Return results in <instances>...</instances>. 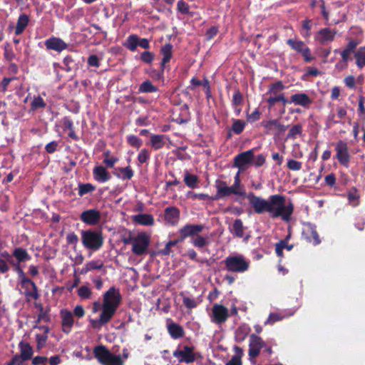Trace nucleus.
<instances>
[{
	"mask_svg": "<svg viewBox=\"0 0 365 365\" xmlns=\"http://www.w3.org/2000/svg\"><path fill=\"white\" fill-rule=\"evenodd\" d=\"M122 297L118 289L112 287L103 294V302L95 301L92 304V312H100L98 319H89L91 326L96 329H100L108 324L115 315L120 304Z\"/></svg>",
	"mask_w": 365,
	"mask_h": 365,
	"instance_id": "nucleus-1",
	"label": "nucleus"
},
{
	"mask_svg": "<svg viewBox=\"0 0 365 365\" xmlns=\"http://www.w3.org/2000/svg\"><path fill=\"white\" fill-rule=\"evenodd\" d=\"M293 209L292 203L282 195H274L269 197L267 212L272 218L281 217L287 222L290 219Z\"/></svg>",
	"mask_w": 365,
	"mask_h": 365,
	"instance_id": "nucleus-2",
	"label": "nucleus"
},
{
	"mask_svg": "<svg viewBox=\"0 0 365 365\" xmlns=\"http://www.w3.org/2000/svg\"><path fill=\"white\" fill-rule=\"evenodd\" d=\"M81 240L86 249L97 251L103 244V237L101 232L95 230H83L81 232Z\"/></svg>",
	"mask_w": 365,
	"mask_h": 365,
	"instance_id": "nucleus-3",
	"label": "nucleus"
},
{
	"mask_svg": "<svg viewBox=\"0 0 365 365\" xmlns=\"http://www.w3.org/2000/svg\"><path fill=\"white\" fill-rule=\"evenodd\" d=\"M132 245V252L135 255H142L146 253L150 242V235L145 232H140L137 235L130 237L125 241Z\"/></svg>",
	"mask_w": 365,
	"mask_h": 365,
	"instance_id": "nucleus-4",
	"label": "nucleus"
},
{
	"mask_svg": "<svg viewBox=\"0 0 365 365\" xmlns=\"http://www.w3.org/2000/svg\"><path fill=\"white\" fill-rule=\"evenodd\" d=\"M95 356L103 365H123L120 356L114 355L104 346H100L94 349Z\"/></svg>",
	"mask_w": 365,
	"mask_h": 365,
	"instance_id": "nucleus-5",
	"label": "nucleus"
},
{
	"mask_svg": "<svg viewBox=\"0 0 365 365\" xmlns=\"http://www.w3.org/2000/svg\"><path fill=\"white\" fill-rule=\"evenodd\" d=\"M173 356L179 362H185L189 364L193 362L196 359V354L194 352V347L180 344L176 350L173 352Z\"/></svg>",
	"mask_w": 365,
	"mask_h": 365,
	"instance_id": "nucleus-6",
	"label": "nucleus"
},
{
	"mask_svg": "<svg viewBox=\"0 0 365 365\" xmlns=\"http://www.w3.org/2000/svg\"><path fill=\"white\" fill-rule=\"evenodd\" d=\"M225 264L229 271L236 272H243L247 270L250 262L241 255L227 257L225 260Z\"/></svg>",
	"mask_w": 365,
	"mask_h": 365,
	"instance_id": "nucleus-7",
	"label": "nucleus"
},
{
	"mask_svg": "<svg viewBox=\"0 0 365 365\" xmlns=\"http://www.w3.org/2000/svg\"><path fill=\"white\" fill-rule=\"evenodd\" d=\"M217 195L216 198H223L230 195H235L239 196L245 195V190H240L235 185L228 186L225 182L220 181L216 184Z\"/></svg>",
	"mask_w": 365,
	"mask_h": 365,
	"instance_id": "nucleus-8",
	"label": "nucleus"
},
{
	"mask_svg": "<svg viewBox=\"0 0 365 365\" xmlns=\"http://www.w3.org/2000/svg\"><path fill=\"white\" fill-rule=\"evenodd\" d=\"M253 160V150H249L235 157L234 165L240 171H245L252 164Z\"/></svg>",
	"mask_w": 365,
	"mask_h": 365,
	"instance_id": "nucleus-9",
	"label": "nucleus"
},
{
	"mask_svg": "<svg viewBox=\"0 0 365 365\" xmlns=\"http://www.w3.org/2000/svg\"><path fill=\"white\" fill-rule=\"evenodd\" d=\"M247 198L255 212L258 214L267 212L269 198L265 200L252 193L248 194Z\"/></svg>",
	"mask_w": 365,
	"mask_h": 365,
	"instance_id": "nucleus-10",
	"label": "nucleus"
},
{
	"mask_svg": "<svg viewBox=\"0 0 365 365\" xmlns=\"http://www.w3.org/2000/svg\"><path fill=\"white\" fill-rule=\"evenodd\" d=\"M228 315L227 308L221 304H215L210 314L211 321L216 324H222L227 320Z\"/></svg>",
	"mask_w": 365,
	"mask_h": 365,
	"instance_id": "nucleus-11",
	"label": "nucleus"
},
{
	"mask_svg": "<svg viewBox=\"0 0 365 365\" xmlns=\"http://www.w3.org/2000/svg\"><path fill=\"white\" fill-rule=\"evenodd\" d=\"M336 33L337 32L336 29L323 28L319 30L314 34V39L316 41L321 44H327L329 42H331L334 40Z\"/></svg>",
	"mask_w": 365,
	"mask_h": 365,
	"instance_id": "nucleus-12",
	"label": "nucleus"
},
{
	"mask_svg": "<svg viewBox=\"0 0 365 365\" xmlns=\"http://www.w3.org/2000/svg\"><path fill=\"white\" fill-rule=\"evenodd\" d=\"M204 229L202 225L187 224L179 230V235L181 240H184L187 237H195L200 233Z\"/></svg>",
	"mask_w": 365,
	"mask_h": 365,
	"instance_id": "nucleus-13",
	"label": "nucleus"
},
{
	"mask_svg": "<svg viewBox=\"0 0 365 365\" xmlns=\"http://www.w3.org/2000/svg\"><path fill=\"white\" fill-rule=\"evenodd\" d=\"M335 150L336 152V156L339 162L344 166H348L350 155L346 143L342 140L339 141L336 145Z\"/></svg>",
	"mask_w": 365,
	"mask_h": 365,
	"instance_id": "nucleus-14",
	"label": "nucleus"
},
{
	"mask_svg": "<svg viewBox=\"0 0 365 365\" xmlns=\"http://www.w3.org/2000/svg\"><path fill=\"white\" fill-rule=\"evenodd\" d=\"M62 330L68 334L74 324V317L72 312L68 309H62L60 312Z\"/></svg>",
	"mask_w": 365,
	"mask_h": 365,
	"instance_id": "nucleus-15",
	"label": "nucleus"
},
{
	"mask_svg": "<svg viewBox=\"0 0 365 365\" xmlns=\"http://www.w3.org/2000/svg\"><path fill=\"white\" fill-rule=\"evenodd\" d=\"M287 43L292 47V49L301 53L307 61H310L312 60L310 51L303 41L294 39H289L287 41Z\"/></svg>",
	"mask_w": 365,
	"mask_h": 365,
	"instance_id": "nucleus-16",
	"label": "nucleus"
},
{
	"mask_svg": "<svg viewBox=\"0 0 365 365\" xmlns=\"http://www.w3.org/2000/svg\"><path fill=\"white\" fill-rule=\"evenodd\" d=\"M34 328L38 330L35 334L36 349L41 350L46 344L49 329L48 327L45 326L35 327Z\"/></svg>",
	"mask_w": 365,
	"mask_h": 365,
	"instance_id": "nucleus-17",
	"label": "nucleus"
},
{
	"mask_svg": "<svg viewBox=\"0 0 365 365\" xmlns=\"http://www.w3.org/2000/svg\"><path fill=\"white\" fill-rule=\"evenodd\" d=\"M263 346L264 341L260 337L255 334L251 335L249 355L253 358L256 357L259 354V351Z\"/></svg>",
	"mask_w": 365,
	"mask_h": 365,
	"instance_id": "nucleus-18",
	"label": "nucleus"
},
{
	"mask_svg": "<svg viewBox=\"0 0 365 365\" xmlns=\"http://www.w3.org/2000/svg\"><path fill=\"white\" fill-rule=\"evenodd\" d=\"M81 220L90 225H96L100 220V213L96 210H88L81 213Z\"/></svg>",
	"mask_w": 365,
	"mask_h": 365,
	"instance_id": "nucleus-19",
	"label": "nucleus"
},
{
	"mask_svg": "<svg viewBox=\"0 0 365 365\" xmlns=\"http://www.w3.org/2000/svg\"><path fill=\"white\" fill-rule=\"evenodd\" d=\"M45 45L48 49L61 51L66 48V43L61 38L53 37L45 41Z\"/></svg>",
	"mask_w": 365,
	"mask_h": 365,
	"instance_id": "nucleus-20",
	"label": "nucleus"
},
{
	"mask_svg": "<svg viewBox=\"0 0 365 365\" xmlns=\"http://www.w3.org/2000/svg\"><path fill=\"white\" fill-rule=\"evenodd\" d=\"M94 179L101 182H104L108 181L110 178V175L107 170L101 166L98 165L93 168V171Z\"/></svg>",
	"mask_w": 365,
	"mask_h": 365,
	"instance_id": "nucleus-21",
	"label": "nucleus"
},
{
	"mask_svg": "<svg viewBox=\"0 0 365 365\" xmlns=\"http://www.w3.org/2000/svg\"><path fill=\"white\" fill-rule=\"evenodd\" d=\"M289 103L303 107L308 106L311 103V99L305 93H297L291 96Z\"/></svg>",
	"mask_w": 365,
	"mask_h": 365,
	"instance_id": "nucleus-22",
	"label": "nucleus"
},
{
	"mask_svg": "<svg viewBox=\"0 0 365 365\" xmlns=\"http://www.w3.org/2000/svg\"><path fill=\"white\" fill-rule=\"evenodd\" d=\"M180 217V211L175 207H170L165 210V219L171 224L175 225L178 222Z\"/></svg>",
	"mask_w": 365,
	"mask_h": 365,
	"instance_id": "nucleus-23",
	"label": "nucleus"
},
{
	"mask_svg": "<svg viewBox=\"0 0 365 365\" xmlns=\"http://www.w3.org/2000/svg\"><path fill=\"white\" fill-rule=\"evenodd\" d=\"M304 233L307 239L312 242L314 245H318L320 242L319 235L315 230V227L311 225H307L305 227Z\"/></svg>",
	"mask_w": 365,
	"mask_h": 365,
	"instance_id": "nucleus-24",
	"label": "nucleus"
},
{
	"mask_svg": "<svg viewBox=\"0 0 365 365\" xmlns=\"http://www.w3.org/2000/svg\"><path fill=\"white\" fill-rule=\"evenodd\" d=\"M133 220L141 225L150 226L154 224V218L149 214H138L132 217Z\"/></svg>",
	"mask_w": 365,
	"mask_h": 365,
	"instance_id": "nucleus-25",
	"label": "nucleus"
},
{
	"mask_svg": "<svg viewBox=\"0 0 365 365\" xmlns=\"http://www.w3.org/2000/svg\"><path fill=\"white\" fill-rule=\"evenodd\" d=\"M103 267V262L101 259L92 260L87 262L81 269V274H86L89 272L101 269Z\"/></svg>",
	"mask_w": 365,
	"mask_h": 365,
	"instance_id": "nucleus-26",
	"label": "nucleus"
},
{
	"mask_svg": "<svg viewBox=\"0 0 365 365\" xmlns=\"http://www.w3.org/2000/svg\"><path fill=\"white\" fill-rule=\"evenodd\" d=\"M19 346L21 351V357L24 360H28L31 359L34 354L32 346L29 343L25 341H21Z\"/></svg>",
	"mask_w": 365,
	"mask_h": 365,
	"instance_id": "nucleus-27",
	"label": "nucleus"
},
{
	"mask_svg": "<svg viewBox=\"0 0 365 365\" xmlns=\"http://www.w3.org/2000/svg\"><path fill=\"white\" fill-rule=\"evenodd\" d=\"M168 331L173 339H179L184 335L182 327L176 323L168 324Z\"/></svg>",
	"mask_w": 365,
	"mask_h": 365,
	"instance_id": "nucleus-28",
	"label": "nucleus"
},
{
	"mask_svg": "<svg viewBox=\"0 0 365 365\" xmlns=\"http://www.w3.org/2000/svg\"><path fill=\"white\" fill-rule=\"evenodd\" d=\"M173 46L170 43L165 44L161 48V53L163 55L162 66L167 63L172 57Z\"/></svg>",
	"mask_w": 365,
	"mask_h": 365,
	"instance_id": "nucleus-29",
	"label": "nucleus"
},
{
	"mask_svg": "<svg viewBox=\"0 0 365 365\" xmlns=\"http://www.w3.org/2000/svg\"><path fill=\"white\" fill-rule=\"evenodd\" d=\"M165 136L162 135H153L150 137V144L155 149H160L165 145Z\"/></svg>",
	"mask_w": 365,
	"mask_h": 365,
	"instance_id": "nucleus-30",
	"label": "nucleus"
},
{
	"mask_svg": "<svg viewBox=\"0 0 365 365\" xmlns=\"http://www.w3.org/2000/svg\"><path fill=\"white\" fill-rule=\"evenodd\" d=\"M356 64L359 68L365 66V46L360 47L354 54Z\"/></svg>",
	"mask_w": 365,
	"mask_h": 365,
	"instance_id": "nucleus-31",
	"label": "nucleus"
},
{
	"mask_svg": "<svg viewBox=\"0 0 365 365\" xmlns=\"http://www.w3.org/2000/svg\"><path fill=\"white\" fill-rule=\"evenodd\" d=\"M191 242L195 247L202 248L209 244L210 239L208 236H201L198 234L192 239Z\"/></svg>",
	"mask_w": 365,
	"mask_h": 365,
	"instance_id": "nucleus-32",
	"label": "nucleus"
},
{
	"mask_svg": "<svg viewBox=\"0 0 365 365\" xmlns=\"http://www.w3.org/2000/svg\"><path fill=\"white\" fill-rule=\"evenodd\" d=\"M14 256L16 257L19 263L26 262L31 259V256L28 252L22 248H16L14 250Z\"/></svg>",
	"mask_w": 365,
	"mask_h": 365,
	"instance_id": "nucleus-33",
	"label": "nucleus"
},
{
	"mask_svg": "<svg viewBox=\"0 0 365 365\" xmlns=\"http://www.w3.org/2000/svg\"><path fill=\"white\" fill-rule=\"evenodd\" d=\"M124 46L131 51H135L138 46V37L136 35L129 36L124 43Z\"/></svg>",
	"mask_w": 365,
	"mask_h": 365,
	"instance_id": "nucleus-34",
	"label": "nucleus"
},
{
	"mask_svg": "<svg viewBox=\"0 0 365 365\" xmlns=\"http://www.w3.org/2000/svg\"><path fill=\"white\" fill-rule=\"evenodd\" d=\"M28 22L29 19L26 15L20 16L17 21L15 34L16 35L21 34L27 26Z\"/></svg>",
	"mask_w": 365,
	"mask_h": 365,
	"instance_id": "nucleus-35",
	"label": "nucleus"
},
{
	"mask_svg": "<svg viewBox=\"0 0 365 365\" xmlns=\"http://www.w3.org/2000/svg\"><path fill=\"white\" fill-rule=\"evenodd\" d=\"M184 182L187 187L195 188L198 183V178L195 175L186 172L184 177Z\"/></svg>",
	"mask_w": 365,
	"mask_h": 365,
	"instance_id": "nucleus-36",
	"label": "nucleus"
},
{
	"mask_svg": "<svg viewBox=\"0 0 365 365\" xmlns=\"http://www.w3.org/2000/svg\"><path fill=\"white\" fill-rule=\"evenodd\" d=\"M236 354L225 365H242L241 356L242 351L240 347H235Z\"/></svg>",
	"mask_w": 365,
	"mask_h": 365,
	"instance_id": "nucleus-37",
	"label": "nucleus"
},
{
	"mask_svg": "<svg viewBox=\"0 0 365 365\" xmlns=\"http://www.w3.org/2000/svg\"><path fill=\"white\" fill-rule=\"evenodd\" d=\"M118 176L123 180H129L133 176V171L130 167L118 169Z\"/></svg>",
	"mask_w": 365,
	"mask_h": 365,
	"instance_id": "nucleus-38",
	"label": "nucleus"
},
{
	"mask_svg": "<svg viewBox=\"0 0 365 365\" xmlns=\"http://www.w3.org/2000/svg\"><path fill=\"white\" fill-rule=\"evenodd\" d=\"M186 197L188 199L191 200H210L211 197L203 193H195L192 191H189L186 193Z\"/></svg>",
	"mask_w": 365,
	"mask_h": 365,
	"instance_id": "nucleus-39",
	"label": "nucleus"
},
{
	"mask_svg": "<svg viewBox=\"0 0 365 365\" xmlns=\"http://www.w3.org/2000/svg\"><path fill=\"white\" fill-rule=\"evenodd\" d=\"M232 231L237 237H242L244 235L243 225L241 220H236L232 225Z\"/></svg>",
	"mask_w": 365,
	"mask_h": 365,
	"instance_id": "nucleus-40",
	"label": "nucleus"
},
{
	"mask_svg": "<svg viewBox=\"0 0 365 365\" xmlns=\"http://www.w3.org/2000/svg\"><path fill=\"white\" fill-rule=\"evenodd\" d=\"M14 266H15V270L18 273L19 277L21 279V283H27L34 287V283L26 277L23 269L20 267L19 264H14Z\"/></svg>",
	"mask_w": 365,
	"mask_h": 365,
	"instance_id": "nucleus-41",
	"label": "nucleus"
},
{
	"mask_svg": "<svg viewBox=\"0 0 365 365\" xmlns=\"http://www.w3.org/2000/svg\"><path fill=\"white\" fill-rule=\"evenodd\" d=\"M284 86L282 84V83L279 81V82H277V83L272 84L270 86L268 93L270 95L279 96V95H281L280 93L284 89Z\"/></svg>",
	"mask_w": 365,
	"mask_h": 365,
	"instance_id": "nucleus-42",
	"label": "nucleus"
},
{
	"mask_svg": "<svg viewBox=\"0 0 365 365\" xmlns=\"http://www.w3.org/2000/svg\"><path fill=\"white\" fill-rule=\"evenodd\" d=\"M78 295L84 299H88L91 298L92 292L91 289L87 286H81L78 289Z\"/></svg>",
	"mask_w": 365,
	"mask_h": 365,
	"instance_id": "nucleus-43",
	"label": "nucleus"
},
{
	"mask_svg": "<svg viewBox=\"0 0 365 365\" xmlns=\"http://www.w3.org/2000/svg\"><path fill=\"white\" fill-rule=\"evenodd\" d=\"M139 91L142 93L155 92L157 88L150 81H146L140 84Z\"/></svg>",
	"mask_w": 365,
	"mask_h": 365,
	"instance_id": "nucleus-44",
	"label": "nucleus"
},
{
	"mask_svg": "<svg viewBox=\"0 0 365 365\" xmlns=\"http://www.w3.org/2000/svg\"><path fill=\"white\" fill-rule=\"evenodd\" d=\"M21 284L22 287L26 289V292L27 295H29L34 299H36L38 297L37 289L35 284L34 287L27 283H21Z\"/></svg>",
	"mask_w": 365,
	"mask_h": 365,
	"instance_id": "nucleus-45",
	"label": "nucleus"
},
{
	"mask_svg": "<svg viewBox=\"0 0 365 365\" xmlns=\"http://www.w3.org/2000/svg\"><path fill=\"white\" fill-rule=\"evenodd\" d=\"M95 190V187L90 183L81 184L79 185L78 195L83 196L86 193L91 192Z\"/></svg>",
	"mask_w": 365,
	"mask_h": 365,
	"instance_id": "nucleus-46",
	"label": "nucleus"
},
{
	"mask_svg": "<svg viewBox=\"0 0 365 365\" xmlns=\"http://www.w3.org/2000/svg\"><path fill=\"white\" fill-rule=\"evenodd\" d=\"M31 106L33 110H37L38 108H44L46 106V103L41 97L36 96L34 97Z\"/></svg>",
	"mask_w": 365,
	"mask_h": 365,
	"instance_id": "nucleus-47",
	"label": "nucleus"
},
{
	"mask_svg": "<svg viewBox=\"0 0 365 365\" xmlns=\"http://www.w3.org/2000/svg\"><path fill=\"white\" fill-rule=\"evenodd\" d=\"M265 127L269 129H277L279 131L285 130V127L279 123L277 120H269L265 124Z\"/></svg>",
	"mask_w": 365,
	"mask_h": 365,
	"instance_id": "nucleus-48",
	"label": "nucleus"
},
{
	"mask_svg": "<svg viewBox=\"0 0 365 365\" xmlns=\"http://www.w3.org/2000/svg\"><path fill=\"white\" fill-rule=\"evenodd\" d=\"M245 123L241 120H237L233 123L232 130L236 134H240L244 130Z\"/></svg>",
	"mask_w": 365,
	"mask_h": 365,
	"instance_id": "nucleus-49",
	"label": "nucleus"
},
{
	"mask_svg": "<svg viewBox=\"0 0 365 365\" xmlns=\"http://www.w3.org/2000/svg\"><path fill=\"white\" fill-rule=\"evenodd\" d=\"M312 29L311 20L306 19L302 22V35L305 37L310 36V31Z\"/></svg>",
	"mask_w": 365,
	"mask_h": 365,
	"instance_id": "nucleus-50",
	"label": "nucleus"
},
{
	"mask_svg": "<svg viewBox=\"0 0 365 365\" xmlns=\"http://www.w3.org/2000/svg\"><path fill=\"white\" fill-rule=\"evenodd\" d=\"M344 82L346 86L349 88L354 89L356 87V81L355 77L352 75L346 76L344 79Z\"/></svg>",
	"mask_w": 365,
	"mask_h": 365,
	"instance_id": "nucleus-51",
	"label": "nucleus"
},
{
	"mask_svg": "<svg viewBox=\"0 0 365 365\" xmlns=\"http://www.w3.org/2000/svg\"><path fill=\"white\" fill-rule=\"evenodd\" d=\"M352 51L349 50L348 48H345L341 52V56L342 58V61H344V66L341 68H345L347 66V62L351 59V54Z\"/></svg>",
	"mask_w": 365,
	"mask_h": 365,
	"instance_id": "nucleus-52",
	"label": "nucleus"
},
{
	"mask_svg": "<svg viewBox=\"0 0 365 365\" xmlns=\"http://www.w3.org/2000/svg\"><path fill=\"white\" fill-rule=\"evenodd\" d=\"M287 167L292 170L298 171L302 168V163L295 160H289L287 161Z\"/></svg>",
	"mask_w": 365,
	"mask_h": 365,
	"instance_id": "nucleus-53",
	"label": "nucleus"
},
{
	"mask_svg": "<svg viewBox=\"0 0 365 365\" xmlns=\"http://www.w3.org/2000/svg\"><path fill=\"white\" fill-rule=\"evenodd\" d=\"M128 141L130 145H131L132 146L136 147L138 148H140L142 145L141 140L135 135L128 136Z\"/></svg>",
	"mask_w": 365,
	"mask_h": 365,
	"instance_id": "nucleus-54",
	"label": "nucleus"
},
{
	"mask_svg": "<svg viewBox=\"0 0 365 365\" xmlns=\"http://www.w3.org/2000/svg\"><path fill=\"white\" fill-rule=\"evenodd\" d=\"M284 318V316H282L279 314L272 313L270 314L268 319L265 322V324H273L276 322L282 320Z\"/></svg>",
	"mask_w": 365,
	"mask_h": 365,
	"instance_id": "nucleus-55",
	"label": "nucleus"
},
{
	"mask_svg": "<svg viewBox=\"0 0 365 365\" xmlns=\"http://www.w3.org/2000/svg\"><path fill=\"white\" fill-rule=\"evenodd\" d=\"M149 153L146 149H142L138 156V160L140 163H145L148 159L149 158Z\"/></svg>",
	"mask_w": 365,
	"mask_h": 365,
	"instance_id": "nucleus-56",
	"label": "nucleus"
},
{
	"mask_svg": "<svg viewBox=\"0 0 365 365\" xmlns=\"http://www.w3.org/2000/svg\"><path fill=\"white\" fill-rule=\"evenodd\" d=\"M140 58L143 62L150 63L153 61L154 56L151 52L144 51L142 53Z\"/></svg>",
	"mask_w": 365,
	"mask_h": 365,
	"instance_id": "nucleus-57",
	"label": "nucleus"
},
{
	"mask_svg": "<svg viewBox=\"0 0 365 365\" xmlns=\"http://www.w3.org/2000/svg\"><path fill=\"white\" fill-rule=\"evenodd\" d=\"M178 10L182 14H187L189 11L188 5L182 0L178 1Z\"/></svg>",
	"mask_w": 365,
	"mask_h": 365,
	"instance_id": "nucleus-58",
	"label": "nucleus"
},
{
	"mask_svg": "<svg viewBox=\"0 0 365 365\" xmlns=\"http://www.w3.org/2000/svg\"><path fill=\"white\" fill-rule=\"evenodd\" d=\"M364 101L363 97H360L359 101V114L362 120H365V108H364Z\"/></svg>",
	"mask_w": 365,
	"mask_h": 365,
	"instance_id": "nucleus-59",
	"label": "nucleus"
},
{
	"mask_svg": "<svg viewBox=\"0 0 365 365\" xmlns=\"http://www.w3.org/2000/svg\"><path fill=\"white\" fill-rule=\"evenodd\" d=\"M73 314L78 318H81L85 315V310L81 305H76L73 309Z\"/></svg>",
	"mask_w": 365,
	"mask_h": 365,
	"instance_id": "nucleus-60",
	"label": "nucleus"
},
{
	"mask_svg": "<svg viewBox=\"0 0 365 365\" xmlns=\"http://www.w3.org/2000/svg\"><path fill=\"white\" fill-rule=\"evenodd\" d=\"M183 304L189 309H192L197 306V303L194 299L186 297L183 298Z\"/></svg>",
	"mask_w": 365,
	"mask_h": 365,
	"instance_id": "nucleus-61",
	"label": "nucleus"
},
{
	"mask_svg": "<svg viewBox=\"0 0 365 365\" xmlns=\"http://www.w3.org/2000/svg\"><path fill=\"white\" fill-rule=\"evenodd\" d=\"M265 163V157L263 155H258L256 158L254 157L252 163L257 167L262 166Z\"/></svg>",
	"mask_w": 365,
	"mask_h": 365,
	"instance_id": "nucleus-62",
	"label": "nucleus"
},
{
	"mask_svg": "<svg viewBox=\"0 0 365 365\" xmlns=\"http://www.w3.org/2000/svg\"><path fill=\"white\" fill-rule=\"evenodd\" d=\"M106 158L103 160V163L110 168H112L114 164L117 162L118 159L115 157L109 158L108 154H105Z\"/></svg>",
	"mask_w": 365,
	"mask_h": 365,
	"instance_id": "nucleus-63",
	"label": "nucleus"
},
{
	"mask_svg": "<svg viewBox=\"0 0 365 365\" xmlns=\"http://www.w3.org/2000/svg\"><path fill=\"white\" fill-rule=\"evenodd\" d=\"M88 63L91 66L98 67L99 66L98 58L95 55L91 56L88 59Z\"/></svg>",
	"mask_w": 365,
	"mask_h": 365,
	"instance_id": "nucleus-64",
	"label": "nucleus"
}]
</instances>
